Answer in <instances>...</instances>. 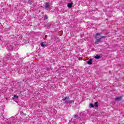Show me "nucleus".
<instances>
[{
  "label": "nucleus",
  "mask_w": 124,
  "mask_h": 124,
  "mask_svg": "<svg viewBox=\"0 0 124 124\" xmlns=\"http://www.w3.org/2000/svg\"><path fill=\"white\" fill-rule=\"evenodd\" d=\"M47 18H48V17H47V16H45V18L47 19Z\"/></svg>",
  "instance_id": "nucleus-15"
},
{
  "label": "nucleus",
  "mask_w": 124,
  "mask_h": 124,
  "mask_svg": "<svg viewBox=\"0 0 124 124\" xmlns=\"http://www.w3.org/2000/svg\"><path fill=\"white\" fill-rule=\"evenodd\" d=\"M95 38H96V39H100L101 40V38H104V36H101V34L99 33H97L96 35Z\"/></svg>",
  "instance_id": "nucleus-1"
},
{
  "label": "nucleus",
  "mask_w": 124,
  "mask_h": 124,
  "mask_svg": "<svg viewBox=\"0 0 124 124\" xmlns=\"http://www.w3.org/2000/svg\"><path fill=\"white\" fill-rule=\"evenodd\" d=\"M94 106L95 107H98V105H97V102H95Z\"/></svg>",
  "instance_id": "nucleus-11"
},
{
  "label": "nucleus",
  "mask_w": 124,
  "mask_h": 124,
  "mask_svg": "<svg viewBox=\"0 0 124 124\" xmlns=\"http://www.w3.org/2000/svg\"><path fill=\"white\" fill-rule=\"evenodd\" d=\"M72 4H73L72 3H68L67 6V7H68V8H70L72 7Z\"/></svg>",
  "instance_id": "nucleus-5"
},
{
  "label": "nucleus",
  "mask_w": 124,
  "mask_h": 124,
  "mask_svg": "<svg viewBox=\"0 0 124 124\" xmlns=\"http://www.w3.org/2000/svg\"><path fill=\"white\" fill-rule=\"evenodd\" d=\"M122 100V97H118L115 98V100Z\"/></svg>",
  "instance_id": "nucleus-8"
},
{
  "label": "nucleus",
  "mask_w": 124,
  "mask_h": 124,
  "mask_svg": "<svg viewBox=\"0 0 124 124\" xmlns=\"http://www.w3.org/2000/svg\"><path fill=\"white\" fill-rule=\"evenodd\" d=\"M18 96H17V95H15L14 96V97H13V99L14 100H15V99H18Z\"/></svg>",
  "instance_id": "nucleus-7"
},
{
  "label": "nucleus",
  "mask_w": 124,
  "mask_h": 124,
  "mask_svg": "<svg viewBox=\"0 0 124 124\" xmlns=\"http://www.w3.org/2000/svg\"><path fill=\"white\" fill-rule=\"evenodd\" d=\"M51 4H50V3H46V5H45V8L47 9L48 8V7H49V6H50Z\"/></svg>",
  "instance_id": "nucleus-3"
},
{
  "label": "nucleus",
  "mask_w": 124,
  "mask_h": 124,
  "mask_svg": "<svg viewBox=\"0 0 124 124\" xmlns=\"http://www.w3.org/2000/svg\"><path fill=\"white\" fill-rule=\"evenodd\" d=\"M74 117H75V118H77V115H75Z\"/></svg>",
  "instance_id": "nucleus-16"
},
{
  "label": "nucleus",
  "mask_w": 124,
  "mask_h": 124,
  "mask_svg": "<svg viewBox=\"0 0 124 124\" xmlns=\"http://www.w3.org/2000/svg\"><path fill=\"white\" fill-rule=\"evenodd\" d=\"M90 107H92V108H93V107H94V105L91 103L90 104Z\"/></svg>",
  "instance_id": "nucleus-13"
},
{
  "label": "nucleus",
  "mask_w": 124,
  "mask_h": 124,
  "mask_svg": "<svg viewBox=\"0 0 124 124\" xmlns=\"http://www.w3.org/2000/svg\"><path fill=\"white\" fill-rule=\"evenodd\" d=\"M100 41V39H96L95 42V44H98V42Z\"/></svg>",
  "instance_id": "nucleus-6"
},
{
  "label": "nucleus",
  "mask_w": 124,
  "mask_h": 124,
  "mask_svg": "<svg viewBox=\"0 0 124 124\" xmlns=\"http://www.w3.org/2000/svg\"><path fill=\"white\" fill-rule=\"evenodd\" d=\"M41 46L42 47H44V46H45V44H44V43H42L41 44Z\"/></svg>",
  "instance_id": "nucleus-12"
},
{
  "label": "nucleus",
  "mask_w": 124,
  "mask_h": 124,
  "mask_svg": "<svg viewBox=\"0 0 124 124\" xmlns=\"http://www.w3.org/2000/svg\"><path fill=\"white\" fill-rule=\"evenodd\" d=\"M100 58V56L98 55H96L95 56H94V59H99Z\"/></svg>",
  "instance_id": "nucleus-9"
},
{
  "label": "nucleus",
  "mask_w": 124,
  "mask_h": 124,
  "mask_svg": "<svg viewBox=\"0 0 124 124\" xmlns=\"http://www.w3.org/2000/svg\"><path fill=\"white\" fill-rule=\"evenodd\" d=\"M65 104H68V103L71 104V103H74V100H71V101H67L66 100L64 102Z\"/></svg>",
  "instance_id": "nucleus-2"
},
{
  "label": "nucleus",
  "mask_w": 124,
  "mask_h": 124,
  "mask_svg": "<svg viewBox=\"0 0 124 124\" xmlns=\"http://www.w3.org/2000/svg\"><path fill=\"white\" fill-rule=\"evenodd\" d=\"M93 59H90L87 62L88 64H92L93 63Z\"/></svg>",
  "instance_id": "nucleus-4"
},
{
  "label": "nucleus",
  "mask_w": 124,
  "mask_h": 124,
  "mask_svg": "<svg viewBox=\"0 0 124 124\" xmlns=\"http://www.w3.org/2000/svg\"><path fill=\"white\" fill-rule=\"evenodd\" d=\"M68 98H69V96H67V97H65L64 98H63L62 99V100H63V101H64V100H66V99H68Z\"/></svg>",
  "instance_id": "nucleus-10"
},
{
  "label": "nucleus",
  "mask_w": 124,
  "mask_h": 124,
  "mask_svg": "<svg viewBox=\"0 0 124 124\" xmlns=\"http://www.w3.org/2000/svg\"><path fill=\"white\" fill-rule=\"evenodd\" d=\"M20 115H24V113L23 112H20Z\"/></svg>",
  "instance_id": "nucleus-14"
}]
</instances>
